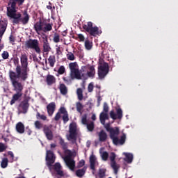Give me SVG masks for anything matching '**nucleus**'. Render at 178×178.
Masks as SVG:
<instances>
[{
    "label": "nucleus",
    "instance_id": "obj_21",
    "mask_svg": "<svg viewBox=\"0 0 178 178\" xmlns=\"http://www.w3.org/2000/svg\"><path fill=\"white\" fill-rule=\"evenodd\" d=\"M56 108V106L55 104V102H51L47 106V114L49 116L53 115L54 113L55 112Z\"/></svg>",
    "mask_w": 178,
    "mask_h": 178
},
{
    "label": "nucleus",
    "instance_id": "obj_63",
    "mask_svg": "<svg viewBox=\"0 0 178 178\" xmlns=\"http://www.w3.org/2000/svg\"><path fill=\"white\" fill-rule=\"evenodd\" d=\"M50 147H51V149H52V148H56V144H55V143H51V144H50Z\"/></svg>",
    "mask_w": 178,
    "mask_h": 178
},
{
    "label": "nucleus",
    "instance_id": "obj_12",
    "mask_svg": "<svg viewBox=\"0 0 178 178\" xmlns=\"http://www.w3.org/2000/svg\"><path fill=\"white\" fill-rule=\"evenodd\" d=\"M123 112L122 109L119 107V108L116 109V113H115L114 110L110 111V117L113 119V120H121L122 119Z\"/></svg>",
    "mask_w": 178,
    "mask_h": 178
},
{
    "label": "nucleus",
    "instance_id": "obj_56",
    "mask_svg": "<svg viewBox=\"0 0 178 178\" xmlns=\"http://www.w3.org/2000/svg\"><path fill=\"white\" fill-rule=\"evenodd\" d=\"M94 86L92 83H90L88 86V91L91 92L93 91Z\"/></svg>",
    "mask_w": 178,
    "mask_h": 178
},
{
    "label": "nucleus",
    "instance_id": "obj_20",
    "mask_svg": "<svg viewBox=\"0 0 178 178\" xmlns=\"http://www.w3.org/2000/svg\"><path fill=\"white\" fill-rule=\"evenodd\" d=\"M33 28H34V30L36 32V33L40 34V33H41V31H43L44 22H42L41 20L35 22Z\"/></svg>",
    "mask_w": 178,
    "mask_h": 178
},
{
    "label": "nucleus",
    "instance_id": "obj_48",
    "mask_svg": "<svg viewBox=\"0 0 178 178\" xmlns=\"http://www.w3.org/2000/svg\"><path fill=\"white\" fill-rule=\"evenodd\" d=\"M67 58L69 60H74L76 58L74 57V53L69 52L67 54Z\"/></svg>",
    "mask_w": 178,
    "mask_h": 178
},
{
    "label": "nucleus",
    "instance_id": "obj_39",
    "mask_svg": "<svg viewBox=\"0 0 178 178\" xmlns=\"http://www.w3.org/2000/svg\"><path fill=\"white\" fill-rule=\"evenodd\" d=\"M100 153H101L102 159L104 161H107V160L109 158V154L106 151H104V152H100Z\"/></svg>",
    "mask_w": 178,
    "mask_h": 178
},
{
    "label": "nucleus",
    "instance_id": "obj_38",
    "mask_svg": "<svg viewBox=\"0 0 178 178\" xmlns=\"http://www.w3.org/2000/svg\"><path fill=\"white\" fill-rule=\"evenodd\" d=\"M34 126H35V128L37 129H44V125H43L42 123H41L40 122V120H36L34 122Z\"/></svg>",
    "mask_w": 178,
    "mask_h": 178
},
{
    "label": "nucleus",
    "instance_id": "obj_4",
    "mask_svg": "<svg viewBox=\"0 0 178 178\" xmlns=\"http://www.w3.org/2000/svg\"><path fill=\"white\" fill-rule=\"evenodd\" d=\"M18 0H10L8 3L9 7H7V16L13 19V23H18L19 19H20V13L17 14L16 5Z\"/></svg>",
    "mask_w": 178,
    "mask_h": 178
},
{
    "label": "nucleus",
    "instance_id": "obj_64",
    "mask_svg": "<svg viewBox=\"0 0 178 178\" xmlns=\"http://www.w3.org/2000/svg\"><path fill=\"white\" fill-rule=\"evenodd\" d=\"M91 119H92V120H93V121H95V120H96V115H95V114H93V115L91 116Z\"/></svg>",
    "mask_w": 178,
    "mask_h": 178
},
{
    "label": "nucleus",
    "instance_id": "obj_5",
    "mask_svg": "<svg viewBox=\"0 0 178 178\" xmlns=\"http://www.w3.org/2000/svg\"><path fill=\"white\" fill-rule=\"evenodd\" d=\"M83 29L90 36L96 37L102 33V31H99V29L97 26H93L92 22H88L86 24H83Z\"/></svg>",
    "mask_w": 178,
    "mask_h": 178
},
{
    "label": "nucleus",
    "instance_id": "obj_60",
    "mask_svg": "<svg viewBox=\"0 0 178 178\" xmlns=\"http://www.w3.org/2000/svg\"><path fill=\"white\" fill-rule=\"evenodd\" d=\"M26 132L27 133V134L29 136H31L32 134V131H31V129H29V127H26Z\"/></svg>",
    "mask_w": 178,
    "mask_h": 178
},
{
    "label": "nucleus",
    "instance_id": "obj_46",
    "mask_svg": "<svg viewBox=\"0 0 178 178\" xmlns=\"http://www.w3.org/2000/svg\"><path fill=\"white\" fill-rule=\"evenodd\" d=\"M53 41L55 43H58L60 41V35L58 33H55L53 37Z\"/></svg>",
    "mask_w": 178,
    "mask_h": 178
},
{
    "label": "nucleus",
    "instance_id": "obj_28",
    "mask_svg": "<svg viewBox=\"0 0 178 178\" xmlns=\"http://www.w3.org/2000/svg\"><path fill=\"white\" fill-rule=\"evenodd\" d=\"M7 24L4 21H0V38L3 36L5 31H6Z\"/></svg>",
    "mask_w": 178,
    "mask_h": 178
},
{
    "label": "nucleus",
    "instance_id": "obj_49",
    "mask_svg": "<svg viewBox=\"0 0 178 178\" xmlns=\"http://www.w3.org/2000/svg\"><path fill=\"white\" fill-rule=\"evenodd\" d=\"M103 112L106 113V114H108V113L109 112V106L106 102L104 103Z\"/></svg>",
    "mask_w": 178,
    "mask_h": 178
},
{
    "label": "nucleus",
    "instance_id": "obj_24",
    "mask_svg": "<svg viewBox=\"0 0 178 178\" xmlns=\"http://www.w3.org/2000/svg\"><path fill=\"white\" fill-rule=\"evenodd\" d=\"M99 120L102 124L105 125L106 121L109 120L108 113L102 111L99 115Z\"/></svg>",
    "mask_w": 178,
    "mask_h": 178
},
{
    "label": "nucleus",
    "instance_id": "obj_54",
    "mask_svg": "<svg viewBox=\"0 0 178 178\" xmlns=\"http://www.w3.org/2000/svg\"><path fill=\"white\" fill-rule=\"evenodd\" d=\"M61 113L60 112V110H58V112L56 113V116L54 117V120L55 121H59L61 115H60Z\"/></svg>",
    "mask_w": 178,
    "mask_h": 178
},
{
    "label": "nucleus",
    "instance_id": "obj_30",
    "mask_svg": "<svg viewBox=\"0 0 178 178\" xmlns=\"http://www.w3.org/2000/svg\"><path fill=\"white\" fill-rule=\"evenodd\" d=\"M96 157L94 154H91L90 157V169L93 171L95 170V163H96Z\"/></svg>",
    "mask_w": 178,
    "mask_h": 178
},
{
    "label": "nucleus",
    "instance_id": "obj_37",
    "mask_svg": "<svg viewBox=\"0 0 178 178\" xmlns=\"http://www.w3.org/2000/svg\"><path fill=\"white\" fill-rule=\"evenodd\" d=\"M8 162H9L8 159L6 157H4V159L1 160V168H6V167L8 165Z\"/></svg>",
    "mask_w": 178,
    "mask_h": 178
},
{
    "label": "nucleus",
    "instance_id": "obj_19",
    "mask_svg": "<svg viewBox=\"0 0 178 178\" xmlns=\"http://www.w3.org/2000/svg\"><path fill=\"white\" fill-rule=\"evenodd\" d=\"M53 166V169L56 172V175L60 177H63L65 175L62 170V166L60 163H56Z\"/></svg>",
    "mask_w": 178,
    "mask_h": 178
},
{
    "label": "nucleus",
    "instance_id": "obj_7",
    "mask_svg": "<svg viewBox=\"0 0 178 178\" xmlns=\"http://www.w3.org/2000/svg\"><path fill=\"white\" fill-rule=\"evenodd\" d=\"M25 47L28 49H33L37 54H41V49L39 46V40L38 39H29L28 41L25 42Z\"/></svg>",
    "mask_w": 178,
    "mask_h": 178
},
{
    "label": "nucleus",
    "instance_id": "obj_16",
    "mask_svg": "<svg viewBox=\"0 0 178 178\" xmlns=\"http://www.w3.org/2000/svg\"><path fill=\"white\" fill-rule=\"evenodd\" d=\"M71 156L70 154L66 156L64 158V161L71 170H74L76 166V161L74 159H72Z\"/></svg>",
    "mask_w": 178,
    "mask_h": 178
},
{
    "label": "nucleus",
    "instance_id": "obj_58",
    "mask_svg": "<svg viewBox=\"0 0 178 178\" xmlns=\"http://www.w3.org/2000/svg\"><path fill=\"white\" fill-rule=\"evenodd\" d=\"M78 38H79L80 42H83L85 40V38L83 34H78Z\"/></svg>",
    "mask_w": 178,
    "mask_h": 178
},
{
    "label": "nucleus",
    "instance_id": "obj_25",
    "mask_svg": "<svg viewBox=\"0 0 178 178\" xmlns=\"http://www.w3.org/2000/svg\"><path fill=\"white\" fill-rule=\"evenodd\" d=\"M45 81L47 82V84L48 86H51V85L54 84L55 82H56V79L55 78V76L48 74L46 76Z\"/></svg>",
    "mask_w": 178,
    "mask_h": 178
},
{
    "label": "nucleus",
    "instance_id": "obj_35",
    "mask_svg": "<svg viewBox=\"0 0 178 178\" xmlns=\"http://www.w3.org/2000/svg\"><path fill=\"white\" fill-rule=\"evenodd\" d=\"M89 72H88V76L93 78L95 75V66L92 65L89 68Z\"/></svg>",
    "mask_w": 178,
    "mask_h": 178
},
{
    "label": "nucleus",
    "instance_id": "obj_41",
    "mask_svg": "<svg viewBox=\"0 0 178 178\" xmlns=\"http://www.w3.org/2000/svg\"><path fill=\"white\" fill-rule=\"evenodd\" d=\"M106 169H99V178H104L106 177Z\"/></svg>",
    "mask_w": 178,
    "mask_h": 178
},
{
    "label": "nucleus",
    "instance_id": "obj_15",
    "mask_svg": "<svg viewBox=\"0 0 178 178\" xmlns=\"http://www.w3.org/2000/svg\"><path fill=\"white\" fill-rule=\"evenodd\" d=\"M59 145L61 146V148L63 149L64 152L68 154V155L72 156V150L68 149L69 144L65 142V140L62 137H59Z\"/></svg>",
    "mask_w": 178,
    "mask_h": 178
},
{
    "label": "nucleus",
    "instance_id": "obj_14",
    "mask_svg": "<svg viewBox=\"0 0 178 178\" xmlns=\"http://www.w3.org/2000/svg\"><path fill=\"white\" fill-rule=\"evenodd\" d=\"M42 42L43 44L42 45L43 51L44 53H49V51L51 49V48L48 41V35H47L46 34H43L42 35Z\"/></svg>",
    "mask_w": 178,
    "mask_h": 178
},
{
    "label": "nucleus",
    "instance_id": "obj_51",
    "mask_svg": "<svg viewBox=\"0 0 178 178\" xmlns=\"http://www.w3.org/2000/svg\"><path fill=\"white\" fill-rule=\"evenodd\" d=\"M81 122L83 124L86 125L88 124V120H87V115L85 114L82 116Z\"/></svg>",
    "mask_w": 178,
    "mask_h": 178
},
{
    "label": "nucleus",
    "instance_id": "obj_42",
    "mask_svg": "<svg viewBox=\"0 0 178 178\" xmlns=\"http://www.w3.org/2000/svg\"><path fill=\"white\" fill-rule=\"evenodd\" d=\"M87 129L88 131H93L95 129V123L93 122H90V123L87 124Z\"/></svg>",
    "mask_w": 178,
    "mask_h": 178
},
{
    "label": "nucleus",
    "instance_id": "obj_9",
    "mask_svg": "<svg viewBox=\"0 0 178 178\" xmlns=\"http://www.w3.org/2000/svg\"><path fill=\"white\" fill-rule=\"evenodd\" d=\"M77 63H70V69L71 71V75L72 76H74V78L77 79V80H81L82 76L81 73L79 71L78 68H76Z\"/></svg>",
    "mask_w": 178,
    "mask_h": 178
},
{
    "label": "nucleus",
    "instance_id": "obj_8",
    "mask_svg": "<svg viewBox=\"0 0 178 178\" xmlns=\"http://www.w3.org/2000/svg\"><path fill=\"white\" fill-rule=\"evenodd\" d=\"M109 73V65L108 63H104L98 67V76L100 80H103Z\"/></svg>",
    "mask_w": 178,
    "mask_h": 178
},
{
    "label": "nucleus",
    "instance_id": "obj_2",
    "mask_svg": "<svg viewBox=\"0 0 178 178\" xmlns=\"http://www.w3.org/2000/svg\"><path fill=\"white\" fill-rule=\"evenodd\" d=\"M9 76L13 86V90L15 91V92H19L23 95L24 86L21 82L17 81V78L21 79V81H26V79L24 80L22 79V76H18V74H17V72H15L11 70H10L9 71Z\"/></svg>",
    "mask_w": 178,
    "mask_h": 178
},
{
    "label": "nucleus",
    "instance_id": "obj_44",
    "mask_svg": "<svg viewBox=\"0 0 178 178\" xmlns=\"http://www.w3.org/2000/svg\"><path fill=\"white\" fill-rule=\"evenodd\" d=\"M36 118L37 119H40V120L42 121H47V117L46 115H41V113H40L39 112H37Z\"/></svg>",
    "mask_w": 178,
    "mask_h": 178
},
{
    "label": "nucleus",
    "instance_id": "obj_34",
    "mask_svg": "<svg viewBox=\"0 0 178 178\" xmlns=\"http://www.w3.org/2000/svg\"><path fill=\"white\" fill-rule=\"evenodd\" d=\"M56 61V57L54 55L49 56L48 62L50 67H54L55 66Z\"/></svg>",
    "mask_w": 178,
    "mask_h": 178
},
{
    "label": "nucleus",
    "instance_id": "obj_52",
    "mask_svg": "<svg viewBox=\"0 0 178 178\" xmlns=\"http://www.w3.org/2000/svg\"><path fill=\"white\" fill-rule=\"evenodd\" d=\"M1 57L3 58V60H7V58H9V52L8 51H3L1 54Z\"/></svg>",
    "mask_w": 178,
    "mask_h": 178
},
{
    "label": "nucleus",
    "instance_id": "obj_26",
    "mask_svg": "<svg viewBox=\"0 0 178 178\" xmlns=\"http://www.w3.org/2000/svg\"><path fill=\"white\" fill-rule=\"evenodd\" d=\"M15 129L19 134H23V133L25 132V126L24 125L23 122H19L17 123Z\"/></svg>",
    "mask_w": 178,
    "mask_h": 178
},
{
    "label": "nucleus",
    "instance_id": "obj_61",
    "mask_svg": "<svg viewBox=\"0 0 178 178\" xmlns=\"http://www.w3.org/2000/svg\"><path fill=\"white\" fill-rule=\"evenodd\" d=\"M56 54L58 55H60L62 54L61 51H60V47H58L56 49Z\"/></svg>",
    "mask_w": 178,
    "mask_h": 178
},
{
    "label": "nucleus",
    "instance_id": "obj_31",
    "mask_svg": "<svg viewBox=\"0 0 178 178\" xmlns=\"http://www.w3.org/2000/svg\"><path fill=\"white\" fill-rule=\"evenodd\" d=\"M53 24L43 22V31L44 33H47L48 31H51L52 30Z\"/></svg>",
    "mask_w": 178,
    "mask_h": 178
},
{
    "label": "nucleus",
    "instance_id": "obj_32",
    "mask_svg": "<svg viewBox=\"0 0 178 178\" xmlns=\"http://www.w3.org/2000/svg\"><path fill=\"white\" fill-rule=\"evenodd\" d=\"M86 170H87L86 167H83L82 169L77 170H76V175L78 177H82L85 175Z\"/></svg>",
    "mask_w": 178,
    "mask_h": 178
},
{
    "label": "nucleus",
    "instance_id": "obj_18",
    "mask_svg": "<svg viewBox=\"0 0 178 178\" xmlns=\"http://www.w3.org/2000/svg\"><path fill=\"white\" fill-rule=\"evenodd\" d=\"M24 17L22 18V14H20V17L18 19V22H13V24H18L22 22L24 25L27 24L30 19V15L27 11H24Z\"/></svg>",
    "mask_w": 178,
    "mask_h": 178
},
{
    "label": "nucleus",
    "instance_id": "obj_40",
    "mask_svg": "<svg viewBox=\"0 0 178 178\" xmlns=\"http://www.w3.org/2000/svg\"><path fill=\"white\" fill-rule=\"evenodd\" d=\"M85 48L87 50H90L92 48V42H90L88 39L85 40Z\"/></svg>",
    "mask_w": 178,
    "mask_h": 178
},
{
    "label": "nucleus",
    "instance_id": "obj_1",
    "mask_svg": "<svg viewBox=\"0 0 178 178\" xmlns=\"http://www.w3.org/2000/svg\"><path fill=\"white\" fill-rule=\"evenodd\" d=\"M21 65L18 64L15 68L16 74H18V76H21L23 80H27L29 78V72L30 69L29 68V57L28 55L24 53L21 54L20 57Z\"/></svg>",
    "mask_w": 178,
    "mask_h": 178
},
{
    "label": "nucleus",
    "instance_id": "obj_59",
    "mask_svg": "<svg viewBox=\"0 0 178 178\" xmlns=\"http://www.w3.org/2000/svg\"><path fill=\"white\" fill-rule=\"evenodd\" d=\"M8 155H9L13 160L15 159V154L12 151H8Z\"/></svg>",
    "mask_w": 178,
    "mask_h": 178
},
{
    "label": "nucleus",
    "instance_id": "obj_10",
    "mask_svg": "<svg viewBox=\"0 0 178 178\" xmlns=\"http://www.w3.org/2000/svg\"><path fill=\"white\" fill-rule=\"evenodd\" d=\"M110 161H111V166L114 170L115 175H118L119 170L120 168V164L117 163V161H115L116 159V154L115 152H111L110 154Z\"/></svg>",
    "mask_w": 178,
    "mask_h": 178
},
{
    "label": "nucleus",
    "instance_id": "obj_53",
    "mask_svg": "<svg viewBox=\"0 0 178 178\" xmlns=\"http://www.w3.org/2000/svg\"><path fill=\"white\" fill-rule=\"evenodd\" d=\"M84 165H85V161L83 159H81L77 163V168H81V167L84 166Z\"/></svg>",
    "mask_w": 178,
    "mask_h": 178
},
{
    "label": "nucleus",
    "instance_id": "obj_45",
    "mask_svg": "<svg viewBox=\"0 0 178 178\" xmlns=\"http://www.w3.org/2000/svg\"><path fill=\"white\" fill-rule=\"evenodd\" d=\"M76 108L77 112L81 113L82 112V109L84 108V106L82 105V103L76 102Z\"/></svg>",
    "mask_w": 178,
    "mask_h": 178
},
{
    "label": "nucleus",
    "instance_id": "obj_55",
    "mask_svg": "<svg viewBox=\"0 0 178 178\" xmlns=\"http://www.w3.org/2000/svg\"><path fill=\"white\" fill-rule=\"evenodd\" d=\"M104 128L106 129V131H108V132H109V133H111V129H112V127H111V125H110V124L109 123H107V124H106V123H104Z\"/></svg>",
    "mask_w": 178,
    "mask_h": 178
},
{
    "label": "nucleus",
    "instance_id": "obj_13",
    "mask_svg": "<svg viewBox=\"0 0 178 178\" xmlns=\"http://www.w3.org/2000/svg\"><path fill=\"white\" fill-rule=\"evenodd\" d=\"M55 154L52 150H47V155H46V160L47 161V166L51 167L52 166L53 163H55Z\"/></svg>",
    "mask_w": 178,
    "mask_h": 178
},
{
    "label": "nucleus",
    "instance_id": "obj_36",
    "mask_svg": "<svg viewBox=\"0 0 178 178\" xmlns=\"http://www.w3.org/2000/svg\"><path fill=\"white\" fill-rule=\"evenodd\" d=\"M77 98L79 101H82L83 99V90L82 88H77L76 91Z\"/></svg>",
    "mask_w": 178,
    "mask_h": 178
},
{
    "label": "nucleus",
    "instance_id": "obj_57",
    "mask_svg": "<svg viewBox=\"0 0 178 178\" xmlns=\"http://www.w3.org/2000/svg\"><path fill=\"white\" fill-rule=\"evenodd\" d=\"M9 40H10V42H11L13 44H14L15 39L13 34L10 35Z\"/></svg>",
    "mask_w": 178,
    "mask_h": 178
},
{
    "label": "nucleus",
    "instance_id": "obj_29",
    "mask_svg": "<svg viewBox=\"0 0 178 178\" xmlns=\"http://www.w3.org/2000/svg\"><path fill=\"white\" fill-rule=\"evenodd\" d=\"M58 88H59V90H60L61 95H67L68 88L66 86V85H65V83H60Z\"/></svg>",
    "mask_w": 178,
    "mask_h": 178
},
{
    "label": "nucleus",
    "instance_id": "obj_3",
    "mask_svg": "<svg viewBox=\"0 0 178 178\" xmlns=\"http://www.w3.org/2000/svg\"><path fill=\"white\" fill-rule=\"evenodd\" d=\"M120 135L119 127H111L110 131V138L113 140V144L115 145H123L125 144L127 136L125 134L120 137L119 139L118 136Z\"/></svg>",
    "mask_w": 178,
    "mask_h": 178
},
{
    "label": "nucleus",
    "instance_id": "obj_11",
    "mask_svg": "<svg viewBox=\"0 0 178 178\" xmlns=\"http://www.w3.org/2000/svg\"><path fill=\"white\" fill-rule=\"evenodd\" d=\"M29 108V103L28 99H24L21 104L19 105L18 111L19 114H26Z\"/></svg>",
    "mask_w": 178,
    "mask_h": 178
},
{
    "label": "nucleus",
    "instance_id": "obj_27",
    "mask_svg": "<svg viewBox=\"0 0 178 178\" xmlns=\"http://www.w3.org/2000/svg\"><path fill=\"white\" fill-rule=\"evenodd\" d=\"M99 136V141L100 142H106L108 138V135L104 130H101L98 134Z\"/></svg>",
    "mask_w": 178,
    "mask_h": 178
},
{
    "label": "nucleus",
    "instance_id": "obj_62",
    "mask_svg": "<svg viewBox=\"0 0 178 178\" xmlns=\"http://www.w3.org/2000/svg\"><path fill=\"white\" fill-rule=\"evenodd\" d=\"M1 138H3L4 140V142H6V143L9 142L8 138H6V137L2 136Z\"/></svg>",
    "mask_w": 178,
    "mask_h": 178
},
{
    "label": "nucleus",
    "instance_id": "obj_23",
    "mask_svg": "<svg viewBox=\"0 0 178 178\" xmlns=\"http://www.w3.org/2000/svg\"><path fill=\"white\" fill-rule=\"evenodd\" d=\"M23 97V95L22 93H19V92H15L14 95H13L12 99L10 102V105H13L15 104L16 102L19 101L20 98Z\"/></svg>",
    "mask_w": 178,
    "mask_h": 178
},
{
    "label": "nucleus",
    "instance_id": "obj_47",
    "mask_svg": "<svg viewBox=\"0 0 178 178\" xmlns=\"http://www.w3.org/2000/svg\"><path fill=\"white\" fill-rule=\"evenodd\" d=\"M65 71H66V70H65V66L61 65V66H60V67L58 70V74L62 75L65 73Z\"/></svg>",
    "mask_w": 178,
    "mask_h": 178
},
{
    "label": "nucleus",
    "instance_id": "obj_22",
    "mask_svg": "<svg viewBox=\"0 0 178 178\" xmlns=\"http://www.w3.org/2000/svg\"><path fill=\"white\" fill-rule=\"evenodd\" d=\"M59 111L61 113V114L63 115V120L64 123L69 122V114H68V112L66 111L65 107L64 106L60 107L59 108Z\"/></svg>",
    "mask_w": 178,
    "mask_h": 178
},
{
    "label": "nucleus",
    "instance_id": "obj_50",
    "mask_svg": "<svg viewBox=\"0 0 178 178\" xmlns=\"http://www.w3.org/2000/svg\"><path fill=\"white\" fill-rule=\"evenodd\" d=\"M7 148L8 147L5 145V144H3V143H0V152H3L6 151Z\"/></svg>",
    "mask_w": 178,
    "mask_h": 178
},
{
    "label": "nucleus",
    "instance_id": "obj_6",
    "mask_svg": "<svg viewBox=\"0 0 178 178\" xmlns=\"http://www.w3.org/2000/svg\"><path fill=\"white\" fill-rule=\"evenodd\" d=\"M70 135L67 136V139L69 141H72V144L76 143V139H77V127L76 124L74 122H72L70 124V129H69Z\"/></svg>",
    "mask_w": 178,
    "mask_h": 178
},
{
    "label": "nucleus",
    "instance_id": "obj_33",
    "mask_svg": "<svg viewBox=\"0 0 178 178\" xmlns=\"http://www.w3.org/2000/svg\"><path fill=\"white\" fill-rule=\"evenodd\" d=\"M124 154L126 156V159H124V161H126L128 163H131L133 162V154L131 153H124Z\"/></svg>",
    "mask_w": 178,
    "mask_h": 178
},
{
    "label": "nucleus",
    "instance_id": "obj_17",
    "mask_svg": "<svg viewBox=\"0 0 178 178\" xmlns=\"http://www.w3.org/2000/svg\"><path fill=\"white\" fill-rule=\"evenodd\" d=\"M43 132L47 138V140H51L54 138V134L50 127L47 125H44Z\"/></svg>",
    "mask_w": 178,
    "mask_h": 178
},
{
    "label": "nucleus",
    "instance_id": "obj_43",
    "mask_svg": "<svg viewBox=\"0 0 178 178\" xmlns=\"http://www.w3.org/2000/svg\"><path fill=\"white\" fill-rule=\"evenodd\" d=\"M74 78L75 77L72 76V74H71L70 76H63V80L65 83H69V82H72V81L74 80Z\"/></svg>",
    "mask_w": 178,
    "mask_h": 178
}]
</instances>
